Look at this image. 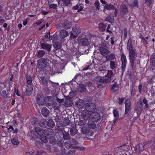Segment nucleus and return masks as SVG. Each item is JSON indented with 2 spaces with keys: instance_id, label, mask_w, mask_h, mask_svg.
<instances>
[{
  "instance_id": "obj_1",
  "label": "nucleus",
  "mask_w": 155,
  "mask_h": 155,
  "mask_svg": "<svg viewBox=\"0 0 155 155\" xmlns=\"http://www.w3.org/2000/svg\"><path fill=\"white\" fill-rule=\"evenodd\" d=\"M149 145L151 146V148H155V139L154 141H152L149 142L147 141H145L143 142L139 143L137 144L135 147L136 152L138 153H140L144 150V147L147 145Z\"/></svg>"
},
{
  "instance_id": "obj_2",
  "label": "nucleus",
  "mask_w": 155,
  "mask_h": 155,
  "mask_svg": "<svg viewBox=\"0 0 155 155\" xmlns=\"http://www.w3.org/2000/svg\"><path fill=\"white\" fill-rule=\"evenodd\" d=\"M149 107V104L147 100L144 98L143 100V102L140 101L137 102L135 111L138 114H140L143 110H146Z\"/></svg>"
},
{
  "instance_id": "obj_3",
  "label": "nucleus",
  "mask_w": 155,
  "mask_h": 155,
  "mask_svg": "<svg viewBox=\"0 0 155 155\" xmlns=\"http://www.w3.org/2000/svg\"><path fill=\"white\" fill-rule=\"evenodd\" d=\"M128 41L127 45V49L129 51V57L130 60V64L132 67L134 65V62L136 60V53L133 49L132 47L130 42Z\"/></svg>"
},
{
  "instance_id": "obj_4",
  "label": "nucleus",
  "mask_w": 155,
  "mask_h": 155,
  "mask_svg": "<svg viewBox=\"0 0 155 155\" xmlns=\"http://www.w3.org/2000/svg\"><path fill=\"white\" fill-rule=\"evenodd\" d=\"M53 98L51 96H48L45 98L43 95L39 94L37 95L36 98V101L38 104L40 105H42L45 103H48L51 101Z\"/></svg>"
},
{
  "instance_id": "obj_5",
  "label": "nucleus",
  "mask_w": 155,
  "mask_h": 155,
  "mask_svg": "<svg viewBox=\"0 0 155 155\" xmlns=\"http://www.w3.org/2000/svg\"><path fill=\"white\" fill-rule=\"evenodd\" d=\"M35 130L38 134L41 135L40 137V139L43 143H46L47 142V138L45 136L43 135L44 133H45V131H44L42 129L39 127L35 128Z\"/></svg>"
},
{
  "instance_id": "obj_6",
  "label": "nucleus",
  "mask_w": 155,
  "mask_h": 155,
  "mask_svg": "<svg viewBox=\"0 0 155 155\" xmlns=\"http://www.w3.org/2000/svg\"><path fill=\"white\" fill-rule=\"evenodd\" d=\"M89 118L92 122H97L100 119V116L98 113L94 112L90 114Z\"/></svg>"
},
{
  "instance_id": "obj_7",
  "label": "nucleus",
  "mask_w": 155,
  "mask_h": 155,
  "mask_svg": "<svg viewBox=\"0 0 155 155\" xmlns=\"http://www.w3.org/2000/svg\"><path fill=\"white\" fill-rule=\"evenodd\" d=\"M47 60L42 58L38 61V66L39 68L42 69L47 66L48 64Z\"/></svg>"
},
{
  "instance_id": "obj_8",
  "label": "nucleus",
  "mask_w": 155,
  "mask_h": 155,
  "mask_svg": "<svg viewBox=\"0 0 155 155\" xmlns=\"http://www.w3.org/2000/svg\"><path fill=\"white\" fill-rule=\"evenodd\" d=\"M81 31L80 29L77 27H73L72 28V31L70 34V37L71 38H75L80 33Z\"/></svg>"
},
{
  "instance_id": "obj_9",
  "label": "nucleus",
  "mask_w": 155,
  "mask_h": 155,
  "mask_svg": "<svg viewBox=\"0 0 155 155\" xmlns=\"http://www.w3.org/2000/svg\"><path fill=\"white\" fill-rule=\"evenodd\" d=\"M100 2L102 4L105 5L104 7V12H105V10H110L115 9V6L114 5L111 4H108L107 2L104 0H101Z\"/></svg>"
},
{
  "instance_id": "obj_10",
  "label": "nucleus",
  "mask_w": 155,
  "mask_h": 155,
  "mask_svg": "<svg viewBox=\"0 0 155 155\" xmlns=\"http://www.w3.org/2000/svg\"><path fill=\"white\" fill-rule=\"evenodd\" d=\"M94 80L97 82L101 83H107L109 81V79H105V78L99 76H97L95 78Z\"/></svg>"
},
{
  "instance_id": "obj_11",
  "label": "nucleus",
  "mask_w": 155,
  "mask_h": 155,
  "mask_svg": "<svg viewBox=\"0 0 155 155\" xmlns=\"http://www.w3.org/2000/svg\"><path fill=\"white\" fill-rule=\"evenodd\" d=\"M121 61H122V66L121 67L123 71H124L125 69L126 63L127 59L126 56L124 54H122L121 55Z\"/></svg>"
},
{
  "instance_id": "obj_12",
  "label": "nucleus",
  "mask_w": 155,
  "mask_h": 155,
  "mask_svg": "<svg viewBox=\"0 0 155 155\" xmlns=\"http://www.w3.org/2000/svg\"><path fill=\"white\" fill-rule=\"evenodd\" d=\"M70 3V0H61L58 1V4L61 7L68 5Z\"/></svg>"
},
{
  "instance_id": "obj_13",
  "label": "nucleus",
  "mask_w": 155,
  "mask_h": 155,
  "mask_svg": "<svg viewBox=\"0 0 155 155\" xmlns=\"http://www.w3.org/2000/svg\"><path fill=\"white\" fill-rule=\"evenodd\" d=\"M125 114H127L130 108V101L129 99H127L125 101Z\"/></svg>"
},
{
  "instance_id": "obj_14",
  "label": "nucleus",
  "mask_w": 155,
  "mask_h": 155,
  "mask_svg": "<svg viewBox=\"0 0 155 155\" xmlns=\"http://www.w3.org/2000/svg\"><path fill=\"white\" fill-rule=\"evenodd\" d=\"M120 15L122 16H124L126 15L127 14V7L125 5H122L120 7Z\"/></svg>"
},
{
  "instance_id": "obj_15",
  "label": "nucleus",
  "mask_w": 155,
  "mask_h": 155,
  "mask_svg": "<svg viewBox=\"0 0 155 155\" xmlns=\"http://www.w3.org/2000/svg\"><path fill=\"white\" fill-rule=\"evenodd\" d=\"M100 50L101 54L104 55H107L110 53V51L107 49L103 47H100Z\"/></svg>"
},
{
  "instance_id": "obj_16",
  "label": "nucleus",
  "mask_w": 155,
  "mask_h": 155,
  "mask_svg": "<svg viewBox=\"0 0 155 155\" xmlns=\"http://www.w3.org/2000/svg\"><path fill=\"white\" fill-rule=\"evenodd\" d=\"M69 35V33L66 31L63 30L60 33V37L62 38H64Z\"/></svg>"
},
{
  "instance_id": "obj_17",
  "label": "nucleus",
  "mask_w": 155,
  "mask_h": 155,
  "mask_svg": "<svg viewBox=\"0 0 155 155\" xmlns=\"http://www.w3.org/2000/svg\"><path fill=\"white\" fill-rule=\"evenodd\" d=\"M33 89V86L31 85H29L27 86L26 93L27 95H30L32 93Z\"/></svg>"
},
{
  "instance_id": "obj_18",
  "label": "nucleus",
  "mask_w": 155,
  "mask_h": 155,
  "mask_svg": "<svg viewBox=\"0 0 155 155\" xmlns=\"http://www.w3.org/2000/svg\"><path fill=\"white\" fill-rule=\"evenodd\" d=\"M41 113L43 116L47 117L49 115V112L47 108L45 107L42 109Z\"/></svg>"
},
{
  "instance_id": "obj_19",
  "label": "nucleus",
  "mask_w": 155,
  "mask_h": 155,
  "mask_svg": "<svg viewBox=\"0 0 155 155\" xmlns=\"http://www.w3.org/2000/svg\"><path fill=\"white\" fill-rule=\"evenodd\" d=\"M41 46L43 49L46 50L48 51H49L51 50V45H50L42 44L41 45Z\"/></svg>"
},
{
  "instance_id": "obj_20",
  "label": "nucleus",
  "mask_w": 155,
  "mask_h": 155,
  "mask_svg": "<svg viewBox=\"0 0 155 155\" xmlns=\"http://www.w3.org/2000/svg\"><path fill=\"white\" fill-rule=\"evenodd\" d=\"M89 42L88 40L85 38L81 39L80 41V43L84 46H86L89 45Z\"/></svg>"
},
{
  "instance_id": "obj_21",
  "label": "nucleus",
  "mask_w": 155,
  "mask_h": 155,
  "mask_svg": "<svg viewBox=\"0 0 155 155\" xmlns=\"http://www.w3.org/2000/svg\"><path fill=\"white\" fill-rule=\"evenodd\" d=\"M75 151L74 150L69 151L68 152H66L65 149H63L62 152V155H72Z\"/></svg>"
},
{
  "instance_id": "obj_22",
  "label": "nucleus",
  "mask_w": 155,
  "mask_h": 155,
  "mask_svg": "<svg viewBox=\"0 0 155 155\" xmlns=\"http://www.w3.org/2000/svg\"><path fill=\"white\" fill-rule=\"evenodd\" d=\"M107 60H112L115 59V56L114 54L112 53L107 55L106 56Z\"/></svg>"
},
{
  "instance_id": "obj_23",
  "label": "nucleus",
  "mask_w": 155,
  "mask_h": 155,
  "mask_svg": "<svg viewBox=\"0 0 155 155\" xmlns=\"http://www.w3.org/2000/svg\"><path fill=\"white\" fill-rule=\"evenodd\" d=\"M73 8L75 10H78V11H81L83 9V7L81 4H78L76 6H74Z\"/></svg>"
},
{
  "instance_id": "obj_24",
  "label": "nucleus",
  "mask_w": 155,
  "mask_h": 155,
  "mask_svg": "<svg viewBox=\"0 0 155 155\" xmlns=\"http://www.w3.org/2000/svg\"><path fill=\"white\" fill-rule=\"evenodd\" d=\"M131 3L130 4V5L131 8H133L138 6L137 0H131Z\"/></svg>"
},
{
  "instance_id": "obj_25",
  "label": "nucleus",
  "mask_w": 155,
  "mask_h": 155,
  "mask_svg": "<svg viewBox=\"0 0 155 155\" xmlns=\"http://www.w3.org/2000/svg\"><path fill=\"white\" fill-rule=\"evenodd\" d=\"M86 89V87L85 85L81 84L80 85L78 89V91L80 92H84Z\"/></svg>"
},
{
  "instance_id": "obj_26",
  "label": "nucleus",
  "mask_w": 155,
  "mask_h": 155,
  "mask_svg": "<svg viewBox=\"0 0 155 155\" xmlns=\"http://www.w3.org/2000/svg\"><path fill=\"white\" fill-rule=\"evenodd\" d=\"M48 125L50 127L53 128L55 126V123L52 119H50L48 121Z\"/></svg>"
},
{
  "instance_id": "obj_27",
  "label": "nucleus",
  "mask_w": 155,
  "mask_h": 155,
  "mask_svg": "<svg viewBox=\"0 0 155 155\" xmlns=\"http://www.w3.org/2000/svg\"><path fill=\"white\" fill-rule=\"evenodd\" d=\"M106 28V26L102 23H100L99 25V28L101 31H105Z\"/></svg>"
},
{
  "instance_id": "obj_28",
  "label": "nucleus",
  "mask_w": 155,
  "mask_h": 155,
  "mask_svg": "<svg viewBox=\"0 0 155 155\" xmlns=\"http://www.w3.org/2000/svg\"><path fill=\"white\" fill-rule=\"evenodd\" d=\"M64 104L65 106H71L72 104V102L70 99H66L64 101Z\"/></svg>"
},
{
  "instance_id": "obj_29",
  "label": "nucleus",
  "mask_w": 155,
  "mask_h": 155,
  "mask_svg": "<svg viewBox=\"0 0 155 155\" xmlns=\"http://www.w3.org/2000/svg\"><path fill=\"white\" fill-rule=\"evenodd\" d=\"M53 43V46L57 49H60L61 47V44L57 42H54Z\"/></svg>"
},
{
  "instance_id": "obj_30",
  "label": "nucleus",
  "mask_w": 155,
  "mask_h": 155,
  "mask_svg": "<svg viewBox=\"0 0 155 155\" xmlns=\"http://www.w3.org/2000/svg\"><path fill=\"white\" fill-rule=\"evenodd\" d=\"M113 72L111 71H108V73L107 75H105L106 77H107L108 78H106L105 79H109V81H110V79L112 77V76Z\"/></svg>"
},
{
  "instance_id": "obj_31",
  "label": "nucleus",
  "mask_w": 155,
  "mask_h": 155,
  "mask_svg": "<svg viewBox=\"0 0 155 155\" xmlns=\"http://www.w3.org/2000/svg\"><path fill=\"white\" fill-rule=\"evenodd\" d=\"M87 125L91 129H94L96 127V125L93 122H91L90 121H89Z\"/></svg>"
},
{
  "instance_id": "obj_32",
  "label": "nucleus",
  "mask_w": 155,
  "mask_h": 155,
  "mask_svg": "<svg viewBox=\"0 0 155 155\" xmlns=\"http://www.w3.org/2000/svg\"><path fill=\"white\" fill-rule=\"evenodd\" d=\"M45 51L43 50H39L38 52V56L39 58L45 55Z\"/></svg>"
},
{
  "instance_id": "obj_33",
  "label": "nucleus",
  "mask_w": 155,
  "mask_h": 155,
  "mask_svg": "<svg viewBox=\"0 0 155 155\" xmlns=\"http://www.w3.org/2000/svg\"><path fill=\"white\" fill-rule=\"evenodd\" d=\"M151 64L153 66L155 65V55L153 54L151 57Z\"/></svg>"
},
{
  "instance_id": "obj_34",
  "label": "nucleus",
  "mask_w": 155,
  "mask_h": 155,
  "mask_svg": "<svg viewBox=\"0 0 155 155\" xmlns=\"http://www.w3.org/2000/svg\"><path fill=\"white\" fill-rule=\"evenodd\" d=\"M27 83L29 85L31 84L32 81V77L31 76H28L27 77Z\"/></svg>"
},
{
  "instance_id": "obj_35",
  "label": "nucleus",
  "mask_w": 155,
  "mask_h": 155,
  "mask_svg": "<svg viewBox=\"0 0 155 155\" xmlns=\"http://www.w3.org/2000/svg\"><path fill=\"white\" fill-rule=\"evenodd\" d=\"M105 20L106 21L109 22L110 23H112L114 22V18L113 17L108 16L106 17L105 18Z\"/></svg>"
},
{
  "instance_id": "obj_36",
  "label": "nucleus",
  "mask_w": 155,
  "mask_h": 155,
  "mask_svg": "<svg viewBox=\"0 0 155 155\" xmlns=\"http://www.w3.org/2000/svg\"><path fill=\"white\" fill-rule=\"evenodd\" d=\"M81 132L84 134H87L88 131V128L86 127H82L81 129Z\"/></svg>"
},
{
  "instance_id": "obj_37",
  "label": "nucleus",
  "mask_w": 155,
  "mask_h": 155,
  "mask_svg": "<svg viewBox=\"0 0 155 155\" xmlns=\"http://www.w3.org/2000/svg\"><path fill=\"white\" fill-rule=\"evenodd\" d=\"M11 143L14 145H17L19 144V142L16 139H12L11 141Z\"/></svg>"
},
{
  "instance_id": "obj_38",
  "label": "nucleus",
  "mask_w": 155,
  "mask_h": 155,
  "mask_svg": "<svg viewBox=\"0 0 155 155\" xmlns=\"http://www.w3.org/2000/svg\"><path fill=\"white\" fill-rule=\"evenodd\" d=\"M42 83L44 85L47 86L48 85V81L45 79L44 77H41Z\"/></svg>"
},
{
  "instance_id": "obj_39",
  "label": "nucleus",
  "mask_w": 155,
  "mask_h": 155,
  "mask_svg": "<svg viewBox=\"0 0 155 155\" xmlns=\"http://www.w3.org/2000/svg\"><path fill=\"white\" fill-rule=\"evenodd\" d=\"M46 120L43 119L42 120L40 123V125L42 127H45L46 125Z\"/></svg>"
},
{
  "instance_id": "obj_40",
  "label": "nucleus",
  "mask_w": 155,
  "mask_h": 155,
  "mask_svg": "<svg viewBox=\"0 0 155 155\" xmlns=\"http://www.w3.org/2000/svg\"><path fill=\"white\" fill-rule=\"evenodd\" d=\"M63 134L64 138L65 140H68L69 139V135L68 133L64 131L63 132Z\"/></svg>"
},
{
  "instance_id": "obj_41",
  "label": "nucleus",
  "mask_w": 155,
  "mask_h": 155,
  "mask_svg": "<svg viewBox=\"0 0 155 155\" xmlns=\"http://www.w3.org/2000/svg\"><path fill=\"white\" fill-rule=\"evenodd\" d=\"M84 111H83V112H82L81 114V117L84 120H87L89 118L88 117L87 115L86 114H84Z\"/></svg>"
},
{
  "instance_id": "obj_42",
  "label": "nucleus",
  "mask_w": 155,
  "mask_h": 155,
  "mask_svg": "<svg viewBox=\"0 0 155 155\" xmlns=\"http://www.w3.org/2000/svg\"><path fill=\"white\" fill-rule=\"evenodd\" d=\"M93 105L91 106H89V108L88 109L87 108V106H88V104H87L86 105L85 107L86 108H87V110L89 111H91V110H93L95 108V106L94 105V104H92Z\"/></svg>"
},
{
  "instance_id": "obj_43",
  "label": "nucleus",
  "mask_w": 155,
  "mask_h": 155,
  "mask_svg": "<svg viewBox=\"0 0 155 155\" xmlns=\"http://www.w3.org/2000/svg\"><path fill=\"white\" fill-rule=\"evenodd\" d=\"M113 114L114 118H118L119 116L118 112L116 110H113Z\"/></svg>"
},
{
  "instance_id": "obj_44",
  "label": "nucleus",
  "mask_w": 155,
  "mask_h": 155,
  "mask_svg": "<svg viewBox=\"0 0 155 155\" xmlns=\"http://www.w3.org/2000/svg\"><path fill=\"white\" fill-rule=\"evenodd\" d=\"M110 68L111 69H113L115 68V63L114 61H110Z\"/></svg>"
},
{
  "instance_id": "obj_45",
  "label": "nucleus",
  "mask_w": 155,
  "mask_h": 155,
  "mask_svg": "<svg viewBox=\"0 0 155 155\" xmlns=\"http://www.w3.org/2000/svg\"><path fill=\"white\" fill-rule=\"evenodd\" d=\"M2 96L4 98H7L8 97L7 94L5 90H3L2 93Z\"/></svg>"
},
{
  "instance_id": "obj_46",
  "label": "nucleus",
  "mask_w": 155,
  "mask_h": 155,
  "mask_svg": "<svg viewBox=\"0 0 155 155\" xmlns=\"http://www.w3.org/2000/svg\"><path fill=\"white\" fill-rule=\"evenodd\" d=\"M100 3L99 2L97 1V0L95 1V3H94V5L96 8L98 9L99 10L100 8Z\"/></svg>"
},
{
  "instance_id": "obj_47",
  "label": "nucleus",
  "mask_w": 155,
  "mask_h": 155,
  "mask_svg": "<svg viewBox=\"0 0 155 155\" xmlns=\"http://www.w3.org/2000/svg\"><path fill=\"white\" fill-rule=\"evenodd\" d=\"M86 124V122L84 120H81L78 123V124L80 126L84 125Z\"/></svg>"
},
{
  "instance_id": "obj_48",
  "label": "nucleus",
  "mask_w": 155,
  "mask_h": 155,
  "mask_svg": "<svg viewBox=\"0 0 155 155\" xmlns=\"http://www.w3.org/2000/svg\"><path fill=\"white\" fill-rule=\"evenodd\" d=\"M52 43L56 42L58 40V36L57 35H54L53 36Z\"/></svg>"
},
{
  "instance_id": "obj_49",
  "label": "nucleus",
  "mask_w": 155,
  "mask_h": 155,
  "mask_svg": "<svg viewBox=\"0 0 155 155\" xmlns=\"http://www.w3.org/2000/svg\"><path fill=\"white\" fill-rule=\"evenodd\" d=\"M49 7L50 8L56 9L57 7V4H51L49 5Z\"/></svg>"
},
{
  "instance_id": "obj_50",
  "label": "nucleus",
  "mask_w": 155,
  "mask_h": 155,
  "mask_svg": "<svg viewBox=\"0 0 155 155\" xmlns=\"http://www.w3.org/2000/svg\"><path fill=\"white\" fill-rule=\"evenodd\" d=\"M124 99V98H119L117 99V101L120 104L122 103Z\"/></svg>"
},
{
  "instance_id": "obj_51",
  "label": "nucleus",
  "mask_w": 155,
  "mask_h": 155,
  "mask_svg": "<svg viewBox=\"0 0 155 155\" xmlns=\"http://www.w3.org/2000/svg\"><path fill=\"white\" fill-rule=\"evenodd\" d=\"M70 132L71 135H74L76 134L77 131L76 130H74L73 129H71L70 130Z\"/></svg>"
},
{
  "instance_id": "obj_52",
  "label": "nucleus",
  "mask_w": 155,
  "mask_h": 155,
  "mask_svg": "<svg viewBox=\"0 0 155 155\" xmlns=\"http://www.w3.org/2000/svg\"><path fill=\"white\" fill-rule=\"evenodd\" d=\"M124 38H126L127 35V29L124 28Z\"/></svg>"
},
{
  "instance_id": "obj_53",
  "label": "nucleus",
  "mask_w": 155,
  "mask_h": 155,
  "mask_svg": "<svg viewBox=\"0 0 155 155\" xmlns=\"http://www.w3.org/2000/svg\"><path fill=\"white\" fill-rule=\"evenodd\" d=\"M94 66V64L93 65V64H91L90 65L88 66L87 67H86L83 69V70L84 71H86L89 69L91 68V67H92V66Z\"/></svg>"
},
{
  "instance_id": "obj_54",
  "label": "nucleus",
  "mask_w": 155,
  "mask_h": 155,
  "mask_svg": "<svg viewBox=\"0 0 155 155\" xmlns=\"http://www.w3.org/2000/svg\"><path fill=\"white\" fill-rule=\"evenodd\" d=\"M14 95L16 94L18 96H20V95L18 93V90L16 89L15 88L14 89Z\"/></svg>"
},
{
  "instance_id": "obj_55",
  "label": "nucleus",
  "mask_w": 155,
  "mask_h": 155,
  "mask_svg": "<svg viewBox=\"0 0 155 155\" xmlns=\"http://www.w3.org/2000/svg\"><path fill=\"white\" fill-rule=\"evenodd\" d=\"M64 145H65V147L67 148L70 147L71 146L70 143L69 142H65Z\"/></svg>"
},
{
  "instance_id": "obj_56",
  "label": "nucleus",
  "mask_w": 155,
  "mask_h": 155,
  "mask_svg": "<svg viewBox=\"0 0 155 155\" xmlns=\"http://www.w3.org/2000/svg\"><path fill=\"white\" fill-rule=\"evenodd\" d=\"M115 38L112 37L110 38V42L111 45H113L114 43Z\"/></svg>"
},
{
  "instance_id": "obj_57",
  "label": "nucleus",
  "mask_w": 155,
  "mask_h": 155,
  "mask_svg": "<svg viewBox=\"0 0 155 155\" xmlns=\"http://www.w3.org/2000/svg\"><path fill=\"white\" fill-rule=\"evenodd\" d=\"M64 124H66V125H68V124H69L70 123V121L69 120L68 118L65 119V120H64Z\"/></svg>"
},
{
  "instance_id": "obj_58",
  "label": "nucleus",
  "mask_w": 155,
  "mask_h": 155,
  "mask_svg": "<svg viewBox=\"0 0 155 155\" xmlns=\"http://www.w3.org/2000/svg\"><path fill=\"white\" fill-rule=\"evenodd\" d=\"M110 25H108L107 27V30H106V32H108L109 33L111 34L112 33V31H111L109 30V29L110 28Z\"/></svg>"
},
{
  "instance_id": "obj_59",
  "label": "nucleus",
  "mask_w": 155,
  "mask_h": 155,
  "mask_svg": "<svg viewBox=\"0 0 155 155\" xmlns=\"http://www.w3.org/2000/svg\"><path fill=\"white\" fill-rule=\"evenodd\" d=\"M145 2L146 4L148 6H150L151 3V0H145Z\"/></svg>"
},
{
  "instance_id": "obj_60",
  "label": "nucleus",
  "mask_w": 155,
  "mask_h": 155,
  "mask_svg": "<svg viewBox=\"0 0 155 155\" xmlns=\"http://www.w3.org/2000/svg\"><path fill=\"white\" fill-rule=\"evenodd\" d=\"M48 38V40H51V38L50 36V33L48 32L46 35L45 38Z\"/></svg>"
},
{
  "instance_id": "obj_61",
  "label": "nucleus",
  "mask_w": 155,
  "mask_h": 155,
  "mask_svg": "<svg viewBox=\"0 0 155 155\" xmlns=\"http://www.w3.org/2000/svg\"><path fill=\"white\" fill-rule=\"evenodd\" d=\"M68 25H69V26H68L67 25H66L64 28H65L66 29H69L70 28H71V26H72V25L71 23V22H69L68 23Z\"/></svg>"
},
{
  "instance_id": "obj_62",
  "label": "nucleus",
  "mask_w": 155,
  "mask_h": 155,
  "mask_svg": "<svg viewBox=\"0 0 155 155\" xmlns=\"http://www.w3.org/2000/svg\"><path fill=\"white\" fill-rule=\"evenodd\" d=\"M5 87L4 84L2 83H0V89H2Z\"/></svg>"
},
{
  "instance_id": "obj_63",
  "label": "nucleus",
  "mask_w": 155,
  "mask_h": 155,
  "mask_svg": "<svg viewBox=\"0 0 155 155\" xmlns=\"http://www.w3.org/2000/svg\"><path fill=\"white\" fill-rule=\"evenodd\" d=\"M142 41L143 43L144 44H148V42L146 40L145 38L143 39L142 40Z\"/></svg>"
},
{
  "instance_id": "obj_64",
  "label": "nucleus",
  "mask_w": 155,
  "mask_h": 155,
  "mask_svg": "<svg viewBox=\"0 0 155 155\" xmlns=\"http://www.w3.org/2000/svg\"><path fill=\"white\" fill-rule=\"evenodd\" d=\"M117 84L116 83H114L113 84L111 85V88L112 90H114V89L116 87Z\"/></svg>"
}]
</instances>
